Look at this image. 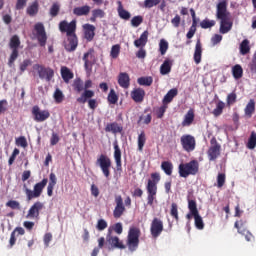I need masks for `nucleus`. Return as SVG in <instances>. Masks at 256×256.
Instances as JSON below:
<instances>
[{
  "label": "nucleus",
  "instance_id": "1",
  "mask_svg": "<svg viewBox=\"0 0 256 256\" xmlns=\"http://www.w3.org/2000/svg\"><path fill=\"white\" fill-rule=\"evenodd\" d=\"M216 19L220 21V33L225 35L233 29L231 13L227 11V0H221L216 6Z\"/></svg>",
  "mask_w": 256,
  "mask_h": 256
},
{
  "label": "nucleus",
  "instance_id": "2",
  "mask_svg": "<svg viewBox=\"0 0 256 256\" xmlns=\"http://www.w3.org/2000/svg\"><path fill=\"white\" fill-rule=\"evenodd\" d=\"M49 179L43 178L42 181L36 183L33 186V190L29 189L27 184H23V191L26 195L27 201H33V199H39L43 195V190L47 187Z\"/></svg>",
  "mask_w": 256,
  "mask_h": 256
},
{
  "label": "nucleus",
  "instance_id": "3",
  "mask_svg": "<svg viewBox=\"0 0 256 256\" xmlns=\"http://www.w3.org/2000/svg\"><path fill=\"white\" fill-rule=\"evenodd\" d=\"M161 181V174L159 172H154L151 174V179H148V183L146 185V190L148 193L147 196V205L153 207V202L157 197V184Z\"/></svg>",
  "mask_w": 256,
  "mask_h": 256
},
{
  "label": "nucleus",
  "instance_id": "4",
  "mask_svg": "<svg viewBox=\"0 0 256 256\" xmlns=\"http://www.w3.org/2000/svg\"><path fill=\"white\" fill-rule=\"evenodd\" d=\"M179 177L187 179L189 175H197L199 173V161L191 160L187 163H181L178 166Z\"/></svg>",
  "mask_w": 256,
  "mask_h": 256
},
{
  "label": "nucleus",
  "instance_id": "5",
  "mask_svg": "<svg viewBox=\"0 0 256 256\" xmlns=\"http://www.w3.org/2000/svg\"><path fill=\"white\" fill-rule=\"evenodd\" d=\"M9 49L11 50L9 59H8V65L12 67L15 65V61L19 59V49L21 48V39L18 35H13L10 38L9 41Z\"/></svg>",
  "mask_w": 256,
  "mask_h": 256
},
{
  "label": "nucleus",
  "instance_id": "6",
  "mask_svg": "<svg viewBox=\"0 0 256 256\" xmlns=\"http://www.w3.org/2000/svg\"><path fill=\"white\" fill-rule=\"evenodd\" d=\"M141 237V229L139 227L132 226L128 231L127 247L129 251H137L139 247V238Z\"/></svg>",
  "mask_w": 256,
  "mask_h": 256
},
{
  "label": "nucleus",
  "instance_id": "7",
  "mask_svg": "<svg viewBox=\"0 0 256 256\" xmlns=\"http://www.w3.org/2000/svg\"><path fill=\"white\" fill-rule=\"evenodd\" d=\"M97 167H100L104 177L109 179L111 177V167L113 163L111 162V158L105 154H100L96 160Z\"/></svg>",
  "mask_w": 256,
  "mask_h": 256
},
{
  "label": "nucleus",
  "instance_id": "8",
  "mask_svg": "<svg viewBox=\"0 0 256 256\" xmlns=\"http://www.w3.org/2000/svg\"><path fill=\"white\" fill-rule=\"evenodd\" d=\"M33 69L34 71H37L38 77L40 79H44L48 83L51 81V79H53V77H55V71L53 68L45 67L41 64H34Z\"/></svg>",
  "mask_w": 256,
  "mask_h": 256
},
{
  "label": "nucleus",
  "instance_id": "9",
  "mask_svg": "<svg viewBox=\"0 0 256 256\" xmlns=\"http://www.w3.org/2000/svg\"><path fill=\"white\" fill-rule=\"evenodd\" d=\"M209 161H217L221 155V144L217 142V138L213 137L210 140V147L207 151Z\"/></svg>",
  "mask_w": 256,
  "mask_h": 256
},
{
  "label": "nucleus",
  "instance_id": "10",
  "mask_svg": "<svg viewBox=\"0 0 256 256\" xmlns=\"http://www.w3.org/2000/svg\"><path fill=\"white\" fill-rule=\"evenodd\" d=\"M35 37L40 45V47H45L47 45V32L45 31V25L38 22L34 25Z\"/></svg>",
  "mask_w": 256,
  "mask_h": 256
},
{
  "label": "nucleus",
  "instance_id": "11",
  "mask_svg": "<svg viewBox=\"0 0 256 256\" xmlns=\"http://www.w3.org/2000/svg\"><path fill=\"white\" fill-rule=\"evenodd\" d=\"M31 113L36 123H43L51 117V113L49 112V110H41L38 105L32 107Z\"/></svg>",
  "mask_w": 256,
  "mask_h": 256
},
{
  "label": "nucleus",
  "instance_id": "12",
  "mask_svg": "<svg viewBox=\"0 0 256 256\" xmlns=\"http://www.w3.org/2000/svg\"><path fill=\"white\" fill-rule=\"evenodd\" d=\"M93 87V81L86 80L84 83V92L81 94L79 98H77L78 103H87V99H93L95 97V91L90 90Z\"/></svg>",
  "mask_w": 256,
  "mask_h": 256
},
{
  "label": "nucleus",
  "instance_id": "13",
  "mask_svg": "<svg viewBox=\"0 0 256 256\" xmlns=\"http://www.w3.org/2000/svg\"><path fill=\"white\" fill-rule=\"evenodd\" d=\"M180 143L184 151H187V153H191V151H195V147L197 145V142L195 141V137L192 136L191 134L182 135L180 138Z\"/></svg>",
  "mask_w": 256,
  "mask_h": 256
},
{
  "label": "nucleus",
  "instance_id": "14",
  "mask_svg": "<svg viewBox=\"0 0 256 256\" xmlns=\"http://www.w3.org/2000/svg\"><path fill=\"white\" fill-rule=\"evenodd\" d=\"M106 243L108 245L109 250L125 249L126 248L125 244H123V241H121V239H119V237L113 236V234H111V229L108 230V232H107Z\"/></svg>",
  "mask_w": 256,
  "mask_h": 256
},
{
  "label": "nucleus",
  "instance_id": "15",
  "mask_svg": "<svg viewBox=\"0 0 256 256\" xmlns=\"http://www.w3.org/2000/svg\"><path fill=\"white\" fill-rule=\"evenodd\" d=\"M95 50L93 48H90L86 53L83 55V61H84V68L85 71L91 72L93 71V66L95 63H97V59L95 58Z\"/></svg>",
  "mask_w": 256,
  "mask_h": 256
},
{
  "label": "nucleus",
  "instance_id": "16",
  "mask_svg": "<svg viewBox=\"0 0 256 256\" xmlns=\"http://www.w3.org/2000/svg\"><path fill=\"white\" fill-rule=\"evenodd\" d=\"M163 220L160 218H153L151 224H150V233L153 237V239H157L158 237L161 236V233H163Z\"/></svg>",
  "mask_w": 256,
  "mask_h": 256
},
{
  "label": "nucleus",
  "instance_id": "17",
  "mask_svg": "<svg viewBox=\"0 0 256 256\" xmlns=\"http://www.w3.org/2000/svg\"><path fill=\"white\" fill-rule=\"evenodd\" d=\"M45 208V204L41 201H36L29 208L26 219H39V215H41V211Z\"/></svg>",
  "mask_w": 256,
  "mask_h": 256
},
{
  "label": "nucleus",
  "instance_id": "18",
  "mask_svg": "<svg viewBox=\"0 0 256 256\" xmlns=\"http://www.w3.org/2000/svg\"><path fill=\"white\" fill-rule=\"evenodd\" d=\"M59 31L66 33V36L75 35L77 31V21L72 20L70 23L63 20L59 23Z\"/></svg>",
  "mask_w": 256,
  "mask_h": 256
},
{
  "label": "nucleus",
  "instance_id": "19",
  "mask_svg": "<svg viewBox=\"0 0 256 256\" xmlns=\"http://www.w3.org/2000/svg\"><path fill=\"white\" fill-rule=\"evenodd\" d=\"M67 37L66 42L64 43V49L68 53H73L79 45V39L77 38V34H70Z\"/></svg>",
  "mask_w": 256,
  "mask_h": 256
},
{
  "label": "nucleus",
  "instance_id": "20",
  "mask_svg": "<svg viewBox=\"0 0 256 256\" xmlns=\"http://www.w3.org/2000/svg\"><path fill=\"white\" fill-rule=\"evenodd\" d=\"M116 206L113 211V217L119 219L125 213V205L123 204V197L121 195L115 196Z\"/></svg>",
  "mask_w": 256,
  "mask_h": 256
},
{
  "label": "nucleus",
  "instance_id": "21",
  "mask_svg": "<svg viewBox=\"0 0 256 256\" xmlns=\"http://www.w3.org/2000/svg\"><path fill=\"white\" fill-rule=\"evenodd\" d=\"M118 85H120L122 89H129L131 86V78L127 72H121L118 75Z\"/></svg>",
  "mask_w": 256,
  "mask_h": 256
},
{
  "label": "nucleus",
  "instance_id": "22",
  "mask_svg": "<svg viewBox=\"0 0 256 256\" xmlns=\"http://www.w3.org/2000/svg\"><path fill=\"white\" fill-rule=\"evenodd\" d=\"M89 13H91V6L89 5L79 6L73 9V15H76V17H87Z\"/></svg>",
  "mask_w": 256,
  "mask_h": 256
},
{
  "label": "nucleus",
  "instance_id": "23",
  "mask_svg": "<svg viewBox=\"0 0 256 256\" xmlns=\"http://www.w3.org/2000/svg\"><path fill=\"white\" fill-rule=\"evenodd\" d=\"M84 37L87 41L91 42L95 39V27L92 24H84Z\"/></svg>",
  "mask_w": 256,
  "mask_h": 256
},
{
  "label": "nucleus",
  "instance_id": "24",
  "mask_svg": "<svg viewBox=\"0 0 256 256\" xmlns=\"http://www.w3.org/2000/svg\"><path fill=\"white\" fill-rule=\"evenodd\" d=\"M105 132L117 135V133H123V126L119 125L117 122L108 123L105 127Z\"/></svg>",
  "mask_w": 256,
  "mask_h": 256
},
{
  "label": "nucleus",
  "instance_id": "25",
  "mask_svg": "<svg viewBox=\"0 0 256 256\" xmlns=\"http://www.w3.org/2000/svg\"><path fill=\"white\" fill-rule=\"evenodd\" d=\"M131 97L135 103H143V99H145V90H143V88H136L131 92Z\"/></svg>",
  "mask_w": 256,
  "mask_h": 256
},
{
  "label": "nucleus",
  "instance_id": "26",
  "mask_svg": "<svg viewBox=\"0 0 256 256\" xmlns=\"http://www.w3.org/2000/svg\"><path fill=\"white\" fill-rule=\"evenodd\" d=\"M114 159H115L117 171H121L122 169L121 148H119V144L117 142H114Z\"/></svg>",
  "mask_w": 256,
  "mask_h": 256
},
{
  "label": "nucleus",
  "instance_id": "27",
  "mask_svg": "<svg viewBox=\"0 0 256 256\" xmlns=\"http://www.w3.org/2000/svg\"><path fill=\"white\" fill-rule=\"evenodd\" d=\"M55 185H57V175H55V173L52 172L49 175V183L47 186L48 197H53V190L55 189Z\"/></svg>",
  "mask_w": 256,
  "mask_h": 256
},
{
  "label": "nucleus",
  "instance_id": "28",
  "mask_svg": "<svg viewBox=\"0 0 256 256\" xmlns=\"http://www.w3.org/2000/svg\"><path fill=\"white\" fill-rule=\"evenodd\" d=\"M173 67V60L166 58L160 66V75H169Z\"/></svg>",
  "mask_w": 256,
  "mask_h": 256
},
{
  "label": "nucleus",
  "instance_id": "29",
  "mask_svg": "<svg viewBox=\"0 0 256 256\" xmlns=\"http://www.w3.org/2000/svg\"><path fill=\"white\" fill-rule=\"evenodd\" d=\"M117 5V12L120 19H124V21H129L131 19V13L123 8V3L120 0L117 1Z\"/></svg>",
  "mask_w": 256,
  "mask_h": 256
},
{
  "label": "nucleus",
  "instance_id": "30",
  "mask_svg": "<svg viewBox=\"0 0 256 256\" xmlns=\"http://www.w3.org/2000/svg\"><path fill=\"white\" fill-rule=\"evenodd\" d=\"M178 94L179 90H177V88L170 89L162 100L163 105H169V103H171V101H173Z\"/></svg>",
  "mask_w": 256,
  "mask_h": 256
},
{
  "label": "nucleus",
  "instance_id": "31",
  "mask_svg": "<svg viewBox=\"0 0 256 256\" xmlns=\"http://www.w3.org/2000/svg\"><path fill=\"white\" fill-rule=\"evenodd\" d=\"M203 55V46L201 45V40H197L195 51H194V61L196 65H199L201 63V56Z\"/></svg>",
  "mask_w": 256,
  "mask_h": 256
},
{
  "label": "nucleus",
  "instance_id": "32",
  "mask_svg": "<svg viewBox=\"0 0 256 256\" xmlns=\"http://www.w3.org/2000/svg\"><path fill=\"white\" fill-rule=\"evenodd\" d=\"M149 41V31H144L139 39L134 41V45L139 48V47H145L147 45V42Z\"/></svg>",
  "mask_w": 256,
  "mask_h": 256
},
{
  "label": "nucleus",
  "instance_id": "33",
  "mask_svg": "<svg viewBox=\"0 0 256 256\" xmlns=\"http://www.w3.org/2000/svg\"><path fill=\"white\" fill-rule=\"evenodd\" d=\"M26 13L29 17H35L39 13V1L35 0L27 8Z\"/></svg>",
  "mask_w": 256,
  "mask_h": 256
},
{
  "label": "nucleus",
  "instance_id": "34",
  "mask_svg": "<svg viewBox=\"0 0 256 256\" xmlns=\"http://www.w3.org/2000/svg\"><path fill=\"white\" fill-rule=\"evenodd\" d=\"M193 121H195V112H193V110H188L182 121V127H190V125L193 124Z\"/></svg>",
  "mask_w": 256,
  "mask_h": 256
},
{
  "label": "nucleus",
  "instance_id": "35",
  "mask_svg": "<svg viewBox=\"0 0 256 256\" xmlns=\"http://www.w3.org/2000/svg\"><path fill=\"white\" fill-rule=\"evenodd\" d=\"M61 77L64 81V83H69L71 79H73L74 75L73 72L67 67V66H62L61 67Z\"/></svg>",
  "mask_w": 256,
  "mask_h": 256
},
{
  "label": "nucleus",
  "instance_id": "36",
  "mask_svg": "<svg viewBox=\"0 0 256 256\" xmlns=\"http://www.w3.org/2000/svg\"><path fill=\"white\" fill-rule=\"evenodd\" d=\"M105 11L101 8L92 10V16L90 17L91 23H96L98 19H103L105 17Z\"/></svg>",
  "mask_w": 256,
  "mask_h": 256
},
{
  "label": "nucleus",
  "instance_id": "37",
  "mask_svg": "<svg viewBox=\"0 0 256 256\" xmlns=\"http://www.w3.org/2000/svg\"><path fill=\"white\" fill-rule=\"evenodd\" d=\"M234 227L240 235H245V233H247V221L245 220L236 221Z\"/></svg>",
  "mask_w": 256,
  "mask_h": 256
},
{
  "label": "nucleus",
  "instance_id": "38",
  "mask_svg": "<svg viewBox=\"0 0 256 256\" xmlns=\"http://www.w3.org/2000/svg\"><path fill=\"white\" fill-rule=\"evenodd\" d=\"M244 113L246 115V117H253V113H255V100L254 99H250L249 102L247 103L245 109H244Z\"/></svg>",
  "mask_w": 256,
  "mask_h": 256
},
{
  "label": "nucleus",
  "instance_id": "39",
  "mask_svg": "<svg viewBox=\"0 0 256 256\" xmlns=\"http://www.w3.org/2000/svg\"><path fill=\"white\" fill-rule=\"evenodd\" d=\"M161 169L164 171L165 175L171 177L173 175V162L171 161H163L161 163Z\"/></svg>",
  "mask_w": 256,
  "mask_h": 256
},
{
  "label": "nucleus",
  "instance_id": "40",
  "mask_svg": "<svg viewBox=\"0 0 256 256\" xmlns=\"http://www.w3.org/2000/svg\"><path fill=\"white\" fill-rule=\"evenodd\" d=\"M232 75L234 79L239 80L243 77V67L240 64H236L232 67Z\"/></svg>",
  "mask_w": 256,
  "mask_h": 256
},
{
  "label": "nucleus",
  "instance_id": "41",
  "mask_svg": "<svg viewBox=\"0 0 256 256\" xmlns=\"http://www.w3.org/2000/svg\"><path fill=\"white\" fill-rule=\"evenodd\" d=\"M223 109H225V102L219 100L216 104V108L212 111L214 117H220L223 115Z\"/></svg>",
  "mask_w": 256,
  "mask_h": 256
},
{
  "label": "nucleus",
  "instance_id": "42",
  "mask_svg": "<svg viewBox=\"0 0 256 256\" xmlns=\"http://www.w3.org/2000/svg\"><path fill=\"white\" fill-rule=\"evenodd\" d=\"M250 52H251V46H249V40L248 39H244L240 43V53L242 55H247Z\"/></svg>",
  "mask_w": 256,
  "mask_h": 256
},
{
  "label": "nucleus",
  "instance_id": "43",
  "mask_svg": "<svg viewBox=\"0 0 256 256\" xmlns=\"http://www.w3.org/2000/svg\"><path fill=\"white\" fill-rule=\"evenodd\" d=\"M61 11V4L59 2H54L49 10L50 17H57Z\"/></svg>",
  "mask_w": 256,
  "mask_h": 256
},
{
  "label": "nucleus",
  "instance_id": "44",
  "mask_svg": "<svg viewBox=\"0 0 256 256\" xmlns=\"http://www.w3.org/2000/svg\"><path fill=\"white\" fill-rule=\"evenodd\" d=\"M137 83L139 85H143L144 87H151V85H153V77H140L138 78Z\"/></svg>",
  "mask_w": 256,
  "mask_h": 256
},
{
  "label": "nucleus",
  "instance_id": "45",
  "mask_svg": "<svg viewBox=\"0 0 256 256\" xmlns=\"http://www.w3.org/2000/svg\"><path fill=\"white\" fill-rule=\"evenodd\" d=\"M146 142H147V136L145 135V131H142L138 135V151H143V147H145Z\"/></svg>",
  "mask_w": 256,
  "mask_h": 256
},
{
  "label": "nucleus",
  "instance_id": "46",
  "mask_svg": "<svg viewBox=\"0 0 256 256\" xmlns=\"http://www.w3.org/2000/svg\"><path fill=\"white\" fill-rule=\"evenodd\" d=\"M53 97H54V101L55 103H63V101H65V95L63 94V91H61V89L59 88H56L54 94H53Z\"/></svg>",
  "mask_w": 256,
  "mask_h": 256
},
{
  "label": "nucleus",
  "instance_id": "47",
  "mask_svg": "<svg viewBox=\"0 0 256 256\" xmlns=\"http://www.w3.org/2000/svg\"><path fill=\"white\" fill-rule=\"evenodd\" d=\"M194 223H195V227L198 228L200 231L205 229V223H203V218L201 217V215L198 214H194Z\"/></svg>",
  "mask_w": 256,
  "mask_h": 256
},
{
  "label": "nucleus",
  "instance_id": "48",
  "mask_svg": "<svg viewBox=\"0 0 256 256\" xmlns=\"http://www.w3.org/2000/svg\"><path fill=\"white\" fill-rule=\"evenodd\" d=\"M235 103H237V93L233 91L227 95L226 104H227V107H231V105H235Z\"/></svg>",
  "mask_w": 256,
  "mask_h": 256
},
{
  "label": "nucleus",
  "instance_id": "49",
  "mask_svg": "<svg viewBox=\"0 0 256 256\" xmlns=\"http://www.w3.org/2000/svg\"><path fill=\"white\" fill-rule=\"evenodd\" d=\"M111 230V235H113V231L117 234V235H121V233H123V224H121V222H118L116 224H114L113 226H110L108 228V231Z\"/></svg>",
  "mask_w": 256,
  "mask_h": 256
},
{
  "label": "nucleus",
  "instance_id": "50",
  "mask_svg": "<svg viewBox=\"0 0 256 256\" xmlns=\"http://www.w3.org/2000/svg\"><path fill=\"white\" fill-rule=\"evenodd\" d=\"M107 99L110 105H116L117 101H119V96H117V93L113 89H111Z\"/></svg>",
  "mask_w": 256,
  "mask_h": 256
},
{
  "label": "nucleus",
  "instance_id": "51",
  "mask_svg": "<svg viewBox=\"0 0 256 256\" xmlns=\"http://www.w3.org/2000/svg\"><path fill=\"white\" fill-rule=\"evenodd\" d=\"M216 181L218 189H221L225 185V181H227V175L225 173H218Z\"/></svg>",
  "mask_w": 256,
  "mask_h": 256
},
{
  "label": "nucleus",
  "instance_id": "52",
  "mask_svg": "<svg viewBox=\"0 0 256 256\" xmlns=\"http://www.w3.org/2000/svg\"><path fill=\"white\" fill-rule=\"evenodd\" d=\"M119 53H121V45H113L110 51V57H112V59H117V57H119Z\"/></svg>",
  "mask_w": 256,
  "mask_h": 256
},
{
  "label": "nucleus",
  "instance_id": "53",
  "mask_svg": "<svg viewBox=\"0 0 256 256\" xmlns=\"http://www.w3.org/2000/svg\"><path fill=\"white\" fill-rule=\"evenodd\" d=\"M169 49V42H167L165 39H161L159 42V51L161 55H165Z\"/></svg>",
  "mask_w": 256,
  "mask_h": 256
},
{
  "label": "nucleus",
  "instance_id": "54",
  "mask_svg": "<svg viewBox=\"0 0 256 256\" xmlns=\"http://www.w3.org/2000/svg\"><path fill=\"white\" fill-rule=\"evenodd\" d=\"M188 209L192 215H197L199 213L197 202L195 200H188Z\"/></svg>",
  "mask_w": 256,
  "mask_h": 256
},
{
  "label": "nucleus",
  "instance_id": "55",
  "mask_svg": "<svg viewBox=\"0 0 256 256\" xmlns=\"http://www.w3.org/2000/svg\"><path fill=\"white\" fill-rule=\"evenodd\" d=\"M170 215L175 219V221H179V210L177 203H172L171 204V210H170Z\"/></svg>",
  "mask_w": 256,
  "mask_h": 256
},
{
  "label": "nucleus",
  "instance_id": "56",
  "mask_svg": "<svg viewBox=\"0 0 256 256\" xmlns=\"http://www.w3.org/2000/svg\"><path fill=\"white\" fill-rule=\"evenodd\" d=\"M247 147H248V149H255V147H256V132L255 131L251 132V135L248 139Z\"/></svg>",
  "mask_w": 256,
  "mask_h": 256
},
{
  "label": "nucleus",
  "instance_id": "57",
  "mask_svg": "<svg viewBox=\"0 0 256 256\" xmlns=\"http://www.w3.org/2000/svg\"><path fill=\"white\" fill-rule=\"evenodd\" d=\"M215 20H209V19H204L201 23H200V27L202 29H211V27H215Z\"/></svg>",
  "mask_w": 256,
  "mask_h": 256
},
{
  "label": "nucleus",
  "instance_id": "58",
  "mask_svg": "<svg viewBox=\"0 0 256 256\" xmlns=\"http://www.w3.org/2000/svg\"><path fill=\"white\" fill-rule=\"evenodd\" d=\"M32 63L31 59H24L19 65L21 73H25V71H27V67H31Z\"/></svg>",
  "mask_w": 256,
  "mask_h": 256
},
{
  "label": "nucleus",
  "instance_id": "59",
  "mask_svg": "<svg viewBox=\"0 0 256 256\" xmlns=\"http://www.w3.org/2000/svg\"><path fill=\"white\" fill-rule=\"evenodd\" d=\"M6 207H9L10 209H13V210H19L21 209V203H19V201L17 200H9L6 203Z\"/></svg>",
  "mask_w": 256,
  "mask_h": 256
},
{
  "label": "nucleus",
  "instance_id": "60",
  "mask_svg": "<svg viewBox=\"0 0 256 256\" xmlns=\"http://www.w3.org/2000/svg\"><path fill=\"white\" fill-rule=\"evenodd\" d=\"M161 3V0H145L144 7L145 9H151L153 7H157Z\"/></svg>",
  "mask_w": 256,
  "mask_h": 256
},
{
  "label": "nucleus",
  "instance_id": "61",
  "mask_svg": "<svg viewBox=\"0 0 256 256\" xmlns=\"http://www.w3.org/2000/svg\"><path fill=\"white\" fill-rule=\"evenodd\" d=\"M16 145L25 149L28 147L29 144L27 143V138H25V136H20L16 139Z\"/></svg>",
  "mask_w": 256,
  "mask_h": 256
},
{
  "label": "nucleus",
  "instance_id": "62",
  "mask_svg": "<svg viewBox=\"0 0 256 256\" xmlns=\"http://www.w3.org/2000/svg\"><path fill=\"white\" fill-rule=\"evenodd\" d=\"M141 23H143V16L138 15V16H134L131 19V25L132 27H139V25H141Z\"/></svg>",
  "mask_w": 256,
  "mask_h": 256
},
{
  "label": "nucleus",
  "instance_id": "63",
  "mask_svg": "<svg viewBox=\"0 0 256 256\" xmlns=\"http://www.w3.org/2000/svg\"><path fill=\"white\" fill-rule=\"evenodd\" d=\"M86 103H88V107L89 109H91L92 111H95V109L97 107H99V102H97V99H93V98H88Z\"/></svg>",
  "mask_w": 256,
  "mask_h": 256
},
{
  "label": "nucleus",
  "instance_id": "64",
  "mask_svg": "<svg viewBox=\"0 0 256 256\" xmlns=\"http://www.w3.org/2000/svg\"><path fill=\"white\" fill-rule=\"evenodd\" d=\"M74 89L78 93H81V91L85 90V86H83V81H81V79H78V80L74 81Z\"/></svg>",
  "mask_w": 256,
  "mask_h": 256
}]
</instances>
